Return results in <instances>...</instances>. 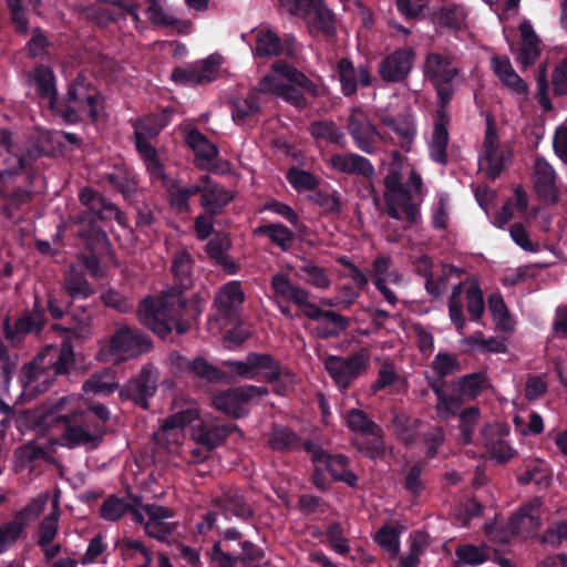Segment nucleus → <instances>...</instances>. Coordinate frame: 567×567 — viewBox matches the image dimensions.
<instances>
[{
    "label": "nucleus",
    "instance_id": "27",
    "mask_svg": "<svg viewBox=\"0 0 567 567\" xmlns=\"http://www.w3.org/2000/svg\"><path fill=\"white\" fill-rule=\"evenodd\" d=\"M327 163L338 173L357 174L367 178L374 175V167L370 161L358 154H334L328 158Z\"/></svg>",
    "mask_w": 567,
    "mask_h": 567
},
{
    "label": "nucleus",
    "instance_id": "20",
    "mask_svg": "<svg viewBox=\"0 0 567 567\" xmlns=\"http://www.w3.org/2000/svg\"><path fill=\"white\" fill-rule=\"evenodd\" d=\"M414 55L412 48L394 51L380 63L379 73L381 78L386 82L404 80L412 69Z\"/></svg>",
    "mask_w": 567,
    "mask_h": 567
},
{
    "label": "nucleus",
    "instance_id": "39",
    "mask_svg": "<svg viewBox=\"0 0 567 567\" xmlns=\"http://www.w3.org/2000/svg\"><path fill=\"white\" fill-rule=\"evenodd\" d=\"M43 321H0V343L2 339L14 344L20 342L28 333L39 332Z\"/></svg>",
    "mask_w": 567,
    "mask_h": 567
},
{
    "label": "nucleus",
    "instance_id": "25",
    "mask_svg": "<svg viewBox=\"0 0 567 567\" xmlns=\"http://www.w3.org/2000/svg\"><path fill=\"white\" fill-rule=\"evenodd\" d=\"M59 498L55 496L52 503L51 513L43 518L39 527L38 544L44 550L45 557L49 559L55 557L61 550L60 545L53 544V539L59 530Z\"/></svg>",
    "mask_w": 567,
    "mask_h": 567
},
{
    "label": "nucleus",
    "instance_id": "57",
    "mask_svg": "<svg viewBox=\"0 0 567 567\" xmlns=\"http://www.w3.org/2000/svg\"><path fill=\"white\" fill-rule=\"evenodd\" d=\"M24 530L23 523L16 518L0 525V554L7 551Z\"/></svg>",
    "mask_w": 567,
    "mask_h": 567
},
{
    "label": "nucleus",
    "instance_id": "37",
    "mask_svg": "<svg viewBox=\"0 0 567 567\" xmlns=\"http://www.w3.org/2000/svg\"><path fill=\"white\" fill-rule=\"evenodd\" d=\"M234 430L235 426L233 425H207L199 422L196 426L192 427V437L207 450H212Z\"/></svg>",
    "mask_w": 567,
    "mask_h": 567
},
{
    "label": "nucleus",
    "instance_id": "24",
    "mask_svg": "<svg viewBox=\"0 0 567 567\" xmlns=\"http://www.w3.org/2000/svg\"><path fill=\"white\" fill-rule=\"evenodd\" d=\"M507 157L498 148L495 128L488 124L485 133L483 156L480 165L491 178H496L503 171Z\"/></svg>",
    "mask_w": 567,
    "mask_h": 567
},
{
    "label": "nucleus",
    "instance_id": "1",
    "mask_svg": "<svg viewBox=\"0 0 567 567\" xmlns=\"http://www.w3.org/2000/svg\"><path fill=\"white\" fill-rule=\"evenodd\" d=\"M39 424L45 429L61 430L59 445L94 447L102 437L100 424H89L90 417L84 402L75 395L62 396L42 406L37 415Z\"/></svg>",
    "mask_w": 567,
    "mask_h": 567
},
{
    "label": "nucleus",
    "instance_id": "38",
    "mask_svg": "<svg viewBox=\"0 0 567 567\" xmlns=\"http://www.w3.org/2000/svg\"><path fill=\"white\" fill-rule=\"evenodd\" d=\"M167 121L168 115L165 112L140 118L134 125L135 144H150L148 138L157 136Z\"/></svg>",
    "mask_w": 567,
    "mask_h": 567
},
{
    "label": "nucleus",
    "instance_id": "54",
    "mask_svg": "<svg viewBox=\"0 0 567 567\" xmlns=\"http://www.w3.org/2000/svg\"><path fill=\"white\" fill-rule=\"evenodd\" d=\"M519 482L523 484L535 482L539 486L547 487L550 476L546 463L539 461L528 464L525 472L519 475Z\"/></svg>",
    "mask_w": 567,
    "mask_h": 567
},
{
    "label": "nucleus",
    "instance_id": "28",
    "mask_svg": "<svg viewBox=\"0 0 567 567\" xmlns=\"http://www.w3.org/2000/svg\"><path fill=\"white\" fill-rule=\"evenodd\" d=\"M348 130L360 150L372 152V143L378 133L363 111L354 109L351 112Z\"/></svg>",
    "mask_w": 567,
    "mask_h": 567
},
{
    "label": "nucleus",
    "instance_id": "23",
    "mask_svg": "<svg viewBox=\"0 0 567 567\" xmlns=\"http://www.w3.org/2000/svg\"><path fill=\"white\" fill-rule=\"evenodd\" d=\"M482 435L492 460L503 463L515 455V451L507 440L508 430L505 425L501 423L489 425L483 430Z\"/></svg>",
    "mask_w": 567,
    "mask_h": 567
},
{
    "label": "nucleus",
    "instance_id": "45",
    "mask_svg": "<svg viewBox=\"0 0 567 567\" xmlns=\"http://www.w3.org/2000/svg\"><path fill=\"white\" fill-rule=\"evenodd\" d=\"M462 271L453 266H442L441 275L431 276L426 279V291L434 298L441 297L447 289L452 279H460Z\"/></svg>",
    "mask_w": 567,
    "mask_h": 567
},
{
    "label": "nucleus",
    "instance_id": "40",
    "mask_svg": "<svg viewBox=\"0 0 567 567\" xmlns=\"http://www.w3.org/2000/svg\"><path fill=\"white\" fill-rule=\"evenodd\" d=\"M58 445V439L40 437L37 441H32L21 446L17 451V455H19L24 461H33L39 458L49 460L55 452Z\"/></svg>",
    "mask_w": 567,
    "mask_h": 567
},
{
    "label": "nucleus",
    "instance_id": "10",
    "mask_svg": "<svg viewBox=\"0 0 567 567\" xmlns=\"http://www.w3.org/2000/svg\"><path fill=\"white\" fill-rule=\"evenodd\" d=\"M151 349L152 342L147 337L128 328L118 330L109 344L110 355L116 362L138 357Z\"/></svg>",
    "mask_w": 567,
    "mask_h": 567
},
{
    "label": "nucleus",
    "instance_id": "56",
    "mask_svg": "<svg viewBox=\"0 0 567 567\" xmlns=\"http://www.w3.org/2000/svg\"><path fill=\"white\" fill-rule=\"evenodd\" d=\"M134 508H140V505H128L121 498L117 497H109L101 506L100 513L101 516L106 520H116L121 518L125 513L132 511Z\"/></svg>",
    "mask_w": 567,
    "mask_h": 567
},
{
    "label": "nucleus",
    "instance_id": "36",
    "mask_svg": "<svg viewBox=\"0 0 567 567\" xmlns=\"http://www.w3.org/2000/svg\"><path fill=\"white\" fill-rule=\"evenodd\" d=\"M187 145L193 150L197 158V165H209L217 156V146L210 143L198 130H190L185 136Z\"/></svg>",
    "mask_w": 567,
    "mask_h": 567
},
{
    "label": "nucleus",
    "instance_id": "31",
    "mask_svg": "<svg viewBox=\"0 0 567 567\" xmlns=\"http://www.w3.org/2000/svg\"><path fill=\"white\" fill-rule=\"evenodd\" d=\"M491 66L497 79L508 90L524 96L528 94L527 83L517 74L507 56H493Z\"/></svg>",
    "mask_w": 567,
    "mask_h": 567
},
{
    "label": "nucleus",
    "instance_id": "32",
    "mask_svg": "<svg viewBox=\"0 0 567 567\" xmlns=\"http://www.w3.org/2000/svg\"><path fill=\"white\" fill-rule=\"evenodd\" d=\"M157 372L153 368H144L141 374L132 380L127 388V395L142 408H147V399L156 391Z\"/></svg>",
    "mask_w": 567,
    "mask_h": 567
},
{
    "label": "nucleus",
    "instance_id": "21",
    "mask_svg": "<svg viewBox=\"0 0 567 567\" xmlns=\"http://www.w3.org/2000/svg\"><path fill=\"white\" fill-rule=\"evenodd\" d=\"M181 302V296L175 288L163 290L157 296H146L142 299L137 315L144 319H158L168 316Z\"/></svg>",
    "mask_w": 567,
    "mask_h": 567
},
{
    "label": "nucleus",
    "instance_id": "4",
    "mask_svg": "<svg viewBox=\"0 0 567 567\" xmlns=\"http://www.w3.org/2000/svg\"><path fill=\"white\" fill-rule=\"evenodd\" d=\"M64 102L65 106L59 110V113L71 123L84 116L96 121L102 110V97L99 91L83 75H78L70 84Z\"/></svg>",
    "mask_w": 567,
    "mask_h": 567
},
{
    "label": "nucleus",
    "instance_id": "50",
    "mask_svg": "<svg viewBox=\"0 0 567 567\" xmlns=\"http://www.w3.org/2000/svg\"><path fill=\"white\" fill-rule=\"evenodd\" d=\"M147 14L148 19L153 23L176 29L178 32H182L189 28L188 22L179 21L174 17L166 14L161 4L156 0H148Z\"/></svg>",
    "mask_w": 567,
    "mask_h": 567
},
{
    "label": "nucleus",
    "instance_id": "16",
    "mask_svg": "<svg viewBox=\"0 0 567 567\" xmlns=\"http://www.w3.org/2000/svg\"><path fill=\"white\" fill-rule=\"evenodd\" d=\"M271 286L277 295L296 303L309 319H317L322 315L321 310L309 301V291L300 286L293 285L286 276L275 275L271 280Z\"/></svg>",
    "mask_w": 567,
    "mask_h": 567
},
{
    "label": "nucleus",
    "instance_id": "48",
    "mask_svg": "<svg viewBox=\"0 0 567 567\" xmlns=\"http://www.w3.org/2000/svg\"><path fill=\"white\" fill-rule=\"evenodd\" d=\"M118 386L115 382L113 372L109 369L103 370L99 374H94L84 384L83 390L85 393L92 394H110Z\"/></svg>",
    "mask_w": 567,
    "mask_h": 567
},
{
    "label": "nucleus",
    "instance_id": "8",
    "mask_svg": "<svg viewBox=\"0 0 567 567\" xmlns=\"http://www.w3.org/2000/svg\"><path fill=\"white\" fill-rule=\"evenodd\" d=\"M424 75L435 86L439 100L447 104L453 95L450 83L458 75V69L447 58L430 53L424 62Z\"/></svg>",
    "mask_w": 567,
    "mask_h": 567
},
{
    "label": "nucleus",
    "instance_id": "13",
    "mask_svg": "<svg viewBox=\"0 0 567 567\" xmlns=\"http://www.w3.org/2000/svg\"><path fill=\"white\" fill-rule=\"evenodd\" d=\"M198 410L196 406H189L183 411L176 412L165 419L161 430L154 433V440L158 444L166 443L168 446L179 445L184 439L187 426H190L198 420Z\"/></svg>",
    "mask_w": 567,
    "mask_h": 567
},
{
    "label": "nucleus",
    "instance_id": "52",
    "mask_svg": "<svg viewBox=\"0 0 567 567\" xmlns=\"http://www.w3.org/2000/svg\"><path fill=\"white\" fill-rule=\"evenodd\" d=\"M198 193H200V181L192 186L172 185L169 187L171 203L177 212H187L188 199Z\"/></svg>",
    "mask_w": 567,
    "mask_h": 567
},
{
    "label": "nucleus",
    "instance_id": "43",
    "mask_svg": "<svg viewBox=\"0 0 567 567\" xmlns=\"http://www.w3.org/2000/svg\"><path fill=\"white\" fill-rule=\"evenodd\" d=\"M402 532L403 527L388 524L375 533L374 540L382 549L386 550L391 557H396L400 551V535Z\"/></svg>",
    "mask_w": 567,
    "mask_h": 567
},
{
    "label": "nucleus",
    "instance_id": "35",
    "mask_svg": "<svg viewBox=\"0 0 567 567\" xmlns=\"http://www.w3.org/2000/svg\"><path fill=\"white\" fill-rule=\"evenodd\" d=\"M193 258L188 251L184 249L176 251L173 257L171 267L175 280V286L173 288H175L179 296L193 286Z\"/></svg>",
    "mask_w": 567,
    "mask_h": 567
},
{
    "label": "nucleus",
    "instance_id": "44",
    "mask_svg": "<svg viewBox=\"0 0 567 567\" xmlns=\"http://www.w3.org/2000/svg\"><path fill=\"white\" fill-rule=\"evenodd\" d=\"M64 289L73 298H86L93 292L83 272L76 266L70 267L65 274Z\"/></svg>",
    "mask_w": 567,
    "mask_h": 567
},
{
    "label": "nucleus",
    "instance_id": "51",
    "mask_svg": "<svg viewBox=\"0 0 567 567\" xmlns=\"http://www.w3.org/2000/svg\"><path fill=\"white\" fill-rule=\"evenodd\" d=\"M447 142L449 133L446 126L442 122H436L433 130L430 150L432 158L441 164H445L447 162Z\"/></svg>",
    "mask_w": 567,
    "mask_h": 567
},
{
    "label": "nucleus",
    "instance_id": "60",
    "mask_svg": "<svg viewBox=\"0 0 567 567\" xmlns=\"http://www.w3.org/2000/svg\"><path fill=\"white\" fill-rule=\"evenodd\" d=\"M300 271L306 275V282L318 289L326 290L331 285L326 270L317 265L306 262L300 267Z\"/></svg>",
    "mask_w": 567,
    "mask_h": 567
},
{
    "label": "nucleus",
    "instance_id": "64",
    "mask_svg": "<svg viewBox=\"0 0 567 567\" xmlns=\"http://www.w3.org/2000/svg\"><path fill=\"white\" fill-rule=\"evenodd\" d=\"M106 550V544L104 543L101 535L94 536L85 553L81 557L82 565L96 564L102 560L103 555Z\"/></svg>",
    "mask_w": 567,
    "mask_h": 567
},
{
    "label": "nucleus",
    "instance_id": "7",
    "mask_svg": "<svg viewBox=\"0 0 567 567\" xmlns=\"http://www.w3.org/2000/svg\"><path fill=\"white\" fill-rule=\"evenodd\" d=\"M465 305L467 312L473 318H481L484 311V298L481 288L474 279L461 281L453 285L449 299L451 319H461L462 308Z\"/></svg>",
    "mask_w": 567,
    "mask_h": 567
},
{
    "label": "nucleus",
    "instance_id": "9",
    "mask_svg": "<svg viewBox=\"0 0 567 567\" xmlns=\"http://www.w3.org/2000/svg\"><path fill=\"white\" fill-rule=\"evenodd\" d=\"M368 360L365 352L347 358L330 355L324 361V368L339 388L347 389L354 379L367 370Z\"/></svg>",
    "mask_w": 567,
    "mask_h": 567
},
{
    "label": "nucleus",
    "instance_id": "14",
    "mask_svg": "<svg viewBox=\"0 0 567 567\" xmlns=\"http://www.w3.org/2000/svg\"><path fill=\"white\" fill-rule=\"evenodd\" d=\"M54 373L49 367L43 365V359L38 358L31 364L25 365L20 374L22 386L21 395L31 400L35 395L47 391L53 382Z\"/></svg>",
    "mask_w": 567,
    "mask_h": 567
},
{
    "label": "nucleus",
    "instance_id": "62",
    "mask_svg": "<svg viewBox=\"0 0 567 567\" xmlns=\"http://www.w3.org/2000/svg\"><path fill=\"white\" fill-rule=\"evenodd\" d=\"M140 155L143 157L148 172L155 177H163L164 169L158 159L156 150L151 144H136Z\"/></svg>",
    "mask_w": 567,
    "mask_h": 567
},
{
    "label": "nucleus",
    "instance_id": "26",
    "mask_svg": "<svg viewBox=\"0 0 567 567\" xmlns=\"http://www.w3.org/2000/svg\"><path fill=\"white\" fill-rule=\"evenodd\" d=\"M338 76L344 95H353L359 85L371 84V75L364 65L355 68L348 59H341L337 65Z\"/></svg>",
    "mask_w": 567,
    "mask_h": 567
},
{
    "label": "nucleus",
    "instance_id": "3",
    "mask_svg": "<svg viewBox=\"0 0 567 567\" xmlns=\"http://www.w3.org/2000/svg\"><path fill=\"white\" fill-rule=\"evenodd\" d=\"M300 89L311 96L318 97L324 94V87L313 83L293 65L277 61L271 65V71L258 83L260 93H270L280 96L291 105L303 109L307 100Z\"/></svg>",
    "mask_w": 567,
    "mask_h": 567
},
{
    "label": "nucleus",
    "instance_id": "46",
    "mask_svg": "<svg viewBox=\"0 0 567 567\" xmlns=\"http://www.w3.org/2000/svg\"><path fill=\"white\" fill-rule=\"evenodd\" d=\"M244 301V292L236 281L225 285L216 296V305L229 316L231 310Z\"/></svg>",
    "mask_w": 567,
    "mask_h": 567
},
{
    "label": "nucleus",
    "instance_id": "17",
    "mask_svg": "<svg viewBox=\"0 0 567 567\" xmlns=\"http://www.w3.org/2000/svg\"><path fill=\"white\" fill-rule=\"evenodd\" d=\"M305 447L311 454L312 461L319 466L326 467L330 474L338 481L354 486L357 476L348 468L347 458L342 455H329L321 446L315 443H306Z\"/></svg>",
    "mask_w": 567,
    "mask_h": 567
},
{
    "label": "nucleus",
    "instance_id": "18",
    "mask_svg": "<svg viewBox=\"0 0 567 567\" xmlns=\"http://www.w3.org/2000/svg\"><path fill=\"white\" fill-rule=\"evenodd\" d=\"M347 424L351 431L371 436L370 443L359 447L362 452L371 458L382 454L384 446L380 439V429L362 411L357 409L350 410L347 416Z\"/></svg>",
    "mask_w": 567,
    "mask_h": 567
},
{
    "label": "nucleus",
    "instance_id": "34",
    "mask_svg": "<svg viewBox=\"0 0 567 567\" xmlns=\"http://www.w3.org/2000/svg\"><path fill=\"white\" fill-rule=\"evenodd\" d=\"M522 43L516 60L522 69L533 65L539 56V39L529 22L519 25Z\"/></svg>",
    "mask_w": 567,
    "mask_h": 567
},
{
    "label": "nucleus",
    "instance_id": "58",
    "mask_svg": "<svg viewBox=\"0 0 567 567\" xmlns=\"http://www.w3.org/2000/svg\"><path fill=\"white\" fill-rule=\"evenodd\" d=\"M466 13L462 7L444 8L437 13V23L454 30H460L465 25Z\"/></svg>",
    "mask_w": 567,
    "mask_h": 567
},
{
    "label": "nucleus",
    "instance_id": "5",
    "mask_svg": "<svg viewBox=\"0 0 567 567\" xmlns=\"http://www.w3.org/2000/svg\"><path fill=\"white\" fill-rule=\"evenodd\" d=\"M50 138L49 133H43L38 137L37 143H30L22 150L14 148L11 134L8 131H0V155L6 152L9 155L4 159L6 167L1 173L3 175L17 174L23 168L29 167L32 162L48 152V147L43 144Z\"/></svg>",
    "mask_w": 567,
    "mask_h": 567
},
{
    "label": "nucleus",
    "instance_id": "15",
    "mask_svg": "<svg viewBox=\"0 0 567 567\" xmlns=\"http://www.w3.org/2000/svg\"><path fill=\"white\" fill-rule=\"evenodd\" d=\"M224 365L231 373L245 379H254L261 372H264L266 381H271L278 377L275 362L268 354L250 353L244 361L227 360Z\"/></svg>",
    "mask_w": 567,
    "mask_h": 567
},
{
    "label": "nucleus",
    "instance_id": "42",
    "mask_svg": "<svg viewBox=\"0 0 567 567\" xmlns=\"http://www.w3.org/2000/svg\"><path fill=\"white\" fill-rule=\"evenodd\" d=\"M282 50L280 39L269 29H259L256 34L255 54L261 58L278 55Z\"/></svg>",
    "mask_w": 567,
    "mask_h": 567
},
{
    "label": "nucleus",
    "instance_id": "12",
    "mask_svg": "<svg viewBox=\"0 0 567 567\" xmlns=\"http://www.w3.org/2000/svg\"><path fill=\"white\" fill-rule=\"evenodd\" d=\"M265 394H267L266 388L247 385L217 393L213 399V404L225 414L240 417L246 414L245 405L252 398Z\"/></svg>",
    "mask_w": 567,
    "mask_h": 567
},
{
    "label": "nucleus",
    "instance_id": "49",
    "mask_svg": "<svg viewBox=\"0 0 567 567\" xmlns=\"http://www.w3.org/2000/svg\"><path fill=\"white\" fill-rule=\"evenodd\" d=\"M33 81L39 95L49 99L51 105L55 101V84L52 71L44 65L37 66L33 71Z\"/></svg>",
    "mask_w": 567,
    "mask_h": 567
},
{
    "label": "nucleus",
    "instance_id": "33",
    "mask_svg": "<svg viewBox=\"0 0 567 567\" xmlns=\"http://www.w3.org/2000/svg\"><path fill=\"white\" fill-rule=\"evenodd\" d=\"M80 200L91 213L100 218L116 219L121 225L124 224V215L118 210V208L92 189H83L80 193Z\"/></svg>",
    "mask_w": 567,
    "mask_h": 567
},
{
    "label": "nucleus",
    "instance_id": "47",
    "mask_svg": "<svg viewBox=\"0 0 567 567\" xmlns=\"http://www.w3.org/2000/svg\"><path fill=\"white\" fill-rule=\"evenodd\" d=\"M255 235H266L284 251L288 250L293 243V234L282 224H270L256 228Z\"/></svg>",
    "mask_w": 567,
    "mask_h": 567
},
{
    "label": "nucleus",
    "instance_id": "11",
    "mask_svg": "<svg viewBox=\"0 0 567 567\" xmlns=\"http://www.w3.org/2000/svg\"><path fill=\"white\" fill-rule=\"evenodd\" d=\"M173 515L172 509L156 505H140L132 511L133 519L143 524L146 534L157 539H164L175 529L174 523L166 522Z\"/></svg>",
    "mask_w": 567,
    "mask_h": 567
},
{
    "label": "nucleus",
    "instance_id": "61",
    "mask_svg": "<svg viewBox=\"0 0 567 567\" xmlns=\"http://www.w3.org/2000/svg\"><path fill=\"white\" fill-rule=\"evenodd\" d=\"M106 181L124 195H130L136 188L134 179L131 178L126 169L122 167H115L113 172L106 174Z\"/></svg>",
    "mask_w": 567,
    "mask_h": 567
},
{
    "label": "nucleus",
    "instance_id": "2",
    "mask_svg": "<svg viewBox=\"0 0 567 567\" xmlns=\"http://www.w3.org/2000/svg\"><path fill=\"white\" fill-rule=\"evenodd\" d=\"M400 155L393 153V162L384 177L383 199L386 214L403 224V229L416 224L420 218L422 178L411 172L406 186L401 182Z\"/></svg>",
    "mask_w": 567,
    "mask_h": 567
},
{
    "label": "nucleus",
    "instance_id": "22",
    "mask_svg": "<svg viewBox=\"0 0 567 567\" xmlns=\"http://www.w3.org/2000/svg\"><path fill=\"white\" fill-rule=\"evenodd\" d=\"M200 204L209 215L219 214L235 197L233 190L214 183L208 175L200 177Z\"/></svg>",
    "mask_w": 567,
    "mask_h": 567
},
{
    "label": "nucleus",
    "instance_id": "59",
    "mask_svg": "<svg viewBox=\"0 0 567 567\" xmlns=\"http://www.w3.org/2000/svg\"><path fill=\"white\" fill-rule=\"evenodd\" d=\"M488 385L487 379L482 373L468 374L460 381L462 394L471 399L480 395Z\"/></svg>",
    "mask_w": 567,
    "mask_h": 567
},
{
    "label": "nucleus",
    "instance_id": "29",
    "mask_svg": "<svg viewBox=\"0 0 567 567\" xmlns=\"http://www.w3.org/2000/svg\"><path fill=\"white\" fill-rule=\"evenodd\" d=\"M534 183L537 195L547 203L558 199L556 177L553 167L543 158H538L534 165Z\"/></svg>",
    "mask_w": 567,
    "mask_h": 567
},
{
    "label": "nucleus",
    "instance_id": "19",
    "mask_svg": "<svg viewBox=\"0 0 567 567\" xmlns=\"http://www.w3.org/2000/svg\"><path fill=\"white\" fill-rule=\"evenodd\" d=\"M221 63L219 55H210L187 69H175L172 79L185 84H203L216 79Z\"/></svg>",
    "mask_w": 567,
    "mask_h": 567
},
{
    "label": "nucleus",
    "instance_id": "41",
    "mask_svg": "<svg viewBox=\"0 0 567 567\" xmlns=\"http://www.w3.org/2000/svg\"><path fill=\"white\" fill-rule=\"evenodd\" d=\"M258 89L250 91L246 96L237 97L233 101V118L240 123L259 112Z\"/></svg>",
    "mask_w": 567,
    "mask_h": 567
},
{
    "label": "nucleus",
    "instance_id": "55",
    "mask_svg": "<svg viewBox=\"0 0 567 567\" xmlns=\"http://www.w3.org/2000/svg\"><path fill=\"white\" fill-rule=\"evenodd\" d=\"M49 493L43 492L40 495H38L37 498L31 501L25 507L20 509L14 518L21 523H23V527L34 520L44 509L48 501H49Z\"/></svg>",
    "mask_w": 567,
    "mask_h": 567
},
{
    "label": "nucleus",
    "instance_id": "30",
    "mask_svg": "<svg viewBox=\"0 0 567 567\" xmlns=\"http://www.w3.org/2000/svg\"><path fill=\"white\" fill-rule=\"evenodd\" d=\"M542 525L540 504L538 501L530 503L514 514L508 523L513 535H529Z\"/></svg>",
    "mask_w": 567,
    "mask_h": 567
},
{
    "label": "nucleus",
    "instance_id": "63",
    "mask_svg": "<svg viewBox=\"0 0 567 567\" xmlns=\"http://www.w3.org/2000/svg\"><path fill=\"white\" fill-rule=\"evenodd\" d=\"M405 386L404 380L396 374L391 367H384L379 373V378L373 385L374 390L392 388L393 391H401Z\"/></svg>",
    "mask_w": 567,
    "mask_h": 567
},
{
    "label": "nucleus",
    "instance_id": "53",
    "mask_svg": "<svg viewBox=\"0 0 567 567\" xmlns=\"http://www.w3.org/2000/svg\"><path fill=\"white\" fill-rule=\"evenodd\" d=\"M456 556L464 564L477 566L489 559L491 550L484 546L462 545L456 549Z\"/></svg>",
    "mask_w": 567,
    "mask_h": 567
},
{
    "label": "nucleus",
    "instance_id": "6",
    "mask_svg": "<svg viewBox=\"0 0 567 567\" xmlns=\"http://www.w3.org/2000/svg\"><path fill=\"white\" fill-rule=\"evenodd\" d=\"M281 7L290 14L300 17L307 23L310 32L331 34L334 22L331 12L320 0H279Z\"/></svg>",
    "mask_w": 567,
    "mask_h": 567
}]
</instances>
